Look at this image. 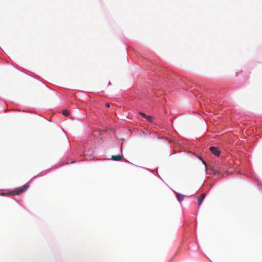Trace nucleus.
<instances>
[{
	"label": "nucleus",
	"mask_w": 262,
	"mask_h": 262,
	"mask_svg": "<svg viewBox=\"0 0 262 262\" xmlns=\"http://www.w3.org/2000/svg\"><path fill=\"white\" fill-rule=\"evenodd\" d=\"M62 114L66 117H68L70 115V112L68 110L64 109L62 111Z\"/></svg>",
	"instance_id": "6e6552de"
},
{
	"label": "nucleus",
	"mask_w": 262,
	"mask_h": 262,
	"mask_svg": "<svg viewBox=\"0 0 262 262\" xmlns=\"http://www.w3.org/2000/svg\"><path fill=\"white\" fill-rule=\"evenodd\" d=\"M206 194L205 193L201 194L198 199V204L200 206L203 203L204 199L205 198Z\"/></svg>",
	"instance_id": "39448f33"
},
{
	"label": "nucleus",
	"mask_w": 262,
	"mask_h": 262,
	"mask_svg": "<svg viewBox=\"0 0 262 262\" xmlns=\"http://www.w3.org/2000/svg\"><path fill=\"white\" fill-rule=\"evenodd\" d=\"M11 190H9L8 192L7 193H4V192H0V195L1 196H7V195H11L10 194V191Z\"/></svg>",
	"instance_id": "9d476101"
},
{
	"label": "nucleus",
	"mask_w": 262,
	"mask_h": 262,
	"mask_svg": "<svg viewBox=\"0 0 262 262\" xmlns=\"http://www.w3.org/2000/svg\"><path fill=\"white\" fill-rule=\"evenodd\" d=\"M158 81H154L152 82L153 84L152 86H150V88L148 89V93L149 94H152L153 93L154 95L156 96H158L159 94H157L156 92V90L157 89H164L167 87L168 85V82L166 81V80L164 79L162 77H159Z\"/></svg>",
	"instance_id": "f257e3e1"
},
{
	"label": "nucleus",
	"mask_w": 262,
	"mask_h": 262,
	"mask_svg": "<svg viewBox=\"0 0 262 262\" xmlns=\"http://www.w3.org/2000/svg\"><path fill=\"white\" fill-rule=\"evenodd\" d=\"M176 196H177V200L179 203H181V202H182L185 197L184 195L180 194L178 192H176Z\"/></svg>",
	"instance_id": "423d86ee"
},
{
	"label": "nucleus",
	"mask_w": 262,
	"mask_h": 262,
	"mask_svg": "<svg viewBox=\"0 0 262 262\" xmlns=\"http://www.w3.org/2000/svg\"><path fill=\"white\" fill-rule=\"evenodd\" d=\"M242 72H243V71H242V70H241V71L239 72V73H242ZM238 73V72H236V73H235V74H236V76H237Z\"/></svg>",
	"instance_id": "6ab92c4d"
},
{
	"label": "nucleus",
	"mask_w": 262,
	"mask_h": 262,
	"mask_svg": "<svg viewBox=\"0 0 262 262\" xmlns=\"http://www.w3.org/2000/svg\"><path fill=\"white\" fill-rule=\"evenodd\" d=\"M121 154H119L116 156H112L111 158H107V160H112L114 161H121L124 159V156L122 154V147H120Z\"/></svg>",
	"instance_id": "7ed1b4c3"
},
{
	"label": "nucleus",
	"mask_w": 262,
	"mask_h": 262,
	"mask_svg": "<svg viewBox=\"0 0 262 262\" xmlns=\"http://www.w3.org/2000/svg\"><path fill=\"white\" fill-rule=\"evenodd\" d=\"M211 171H212L213 174L214 176H217L219 178H220L222 177L221 172L220 171H219L218 170L212 168L211 169Z\"/></svg>",
	"instance_id": "0eeeda50"
},
{
	"label": "nucleus",
	"mask_w": 262,
	"mask_h": 262,
	"mask_svg": "<svg viewBox=\"0 0 262 262\" xmlns=\"http://www.w3.org/2000/svg\"><path fill=\"white\" fill-rule=\"evenodd\" d=\"M108 85H111V82L110 81H109V82H108Z\"/></svg>",
	"instance_id": "4be33fe9"
},
{
	"label": "nucleus",
	"mask_w": 262,
	"mask_h": 262,
	"mask_svg": "<svg viewBox=\"0 0 262 262\" xmlns=\"http://www.w3.org/2000/svg\"><path fill=\"white\" fill-rule=\"evenodd\" d=\"M199 159L200 160H201V161H202V162L203 164V165L205 166V167L206 168V167H207V164H206V162H205V161H204V160H203L201 158L199 157Z\"/></svg>",
	"instance_id": "f8f14e48"
},
{
	"label": "nucleus",
	"mask_w": 262,
	"mask_h": 262,
	"mask_svg": "<svg viewBox=\"0 0 262 262\" xmlns=\"http://www.w3.org/2000/svg\"><path fill=\"white\" fill-rule=\"evenodd\" d=\"M29 187V185H28V183H27L21 186L18 187L14 190H11L10 194L11 195H18L19 194L22 193L26 191Z\"/></svg>",
	"instance_id": "f03ea898"
},
{
	"label": "nucleus",
	"mask_w": 262,
	"mask_h": 262,
	"mask_svg": "<svg viewBox=\"0 0 262 262\" xmlns=\"http://www.w3.org/2000/svg\"><path fill=\"white\" fill-rule=\"evenodd\" d=\"M139 114L144 118H145L147 116V115H146L144 113L142 112H140Z\"/></svg>",
	"instance_id": "9b49d317"
},
{
	"label": "nucleus",
	"mask_w": 262,
	"mask_h": 262,
	"mask_svg": "<svg viewBox=\"0 0 262 262\" xmlns=\"http://www.w3.org/2000/svg\"><path fill=\"white\" fill-rule=\"evenodd\" d=\"M146 169H147L148 171L151 172V173H154V170L151 169H149V168H145Z\"/></svg>",
	"instance_id": "4468645a"
},
{
	"label": "nucleus",
	"mask_w": 262,
	"mask_h": 262,
	"mask_svg": "<svg viewBox=\"0 0 262 262\" xmlns=\"http://www.w3.org/2000/svg\"><path fill=\"white\" fill-rule=\"evenodd\" d=\"M257 185L262 186V182L259 179H257Z\"/></svg>",
	"instance_id": "ddd939ff"
},
{
	"label": "nucleus",
	"mask_w": 262,
	"mask_h": 262,
	"mask_svg": "<svg viewBox=\"0 0 262 262\" xmlns=\"http://www.w3.org/2000/svg\"><path fill=\"white\" fill-rule=\"evenodd\" d=\"M146 119L149 123H152L153 122V117L151 116L147 115Z\"/></svg>",
	"instance_id": "1a4fd4ad"
},
{
	"label": "nucleus",
	"mask_w": 262,
	"mask_h": 262,
	"mask_svg": "<svg viewBox=\"0 0 262 262\" xmlns=\"http://www.w3.org/2000/svg\"><path fill=\"white\" fill-rule=\"evenodd\" d=\"M167 141L169 142V143H171L172 142V140L170 139H168L167 138Z\"/></svg>",
	"instance_id": "f3484780"
},
{
	"label": "nucleus",
	"mask_w": 262,
	"mask_h": 262,
	"mask_svg": "<svg viewBox=\"0 0 262 262\" xmlns=\"http://www.w3.org/2000/svg\"><path fill=\"white\" fill-rule=\"evenodd\" d=\"M106 107H109L110 106V105L108 103H107L106 104Z\"/></svg>",
	"instance_id": "aec40b11"
},
{
	"label": "nucleus",
	"mask_w": 262,
	"mask_h": 262,
	"mask_svg": "<svg viewBox=\"0 0 262 262\" xmlns=\"http://www.w3.org/2000/svg\"><path fill=\"white\" fill-rule=\"evenodd\" d=\"M158 167H157V169H156L157 172H158ZM157 176H158V177H159V178H160V179L161 180H162V178H161V177L160 176V175L158 174V173H157Z\"/></svg>",
	"instance_id": "2eb2a0df"
},
{
	"label": "nucleus",
	"mask_w": 262,
	"mask_h": 262,
	"mask_svg": "<svg viewBox=\"0 0 262 262\" xmlns=\"http://www.w3.org/2000/svg\"><path fill=\"white\" fill-rule=\"evenodd\" d=\"M39 174H37V175H36V176H34V177H33V178H35V177H38V176H39Z\"/></svg>",
	"instance_id": "412c9836"
},
{
	"label": "nucleus",
	"mask_w": 262,
	"mask_h": 262,
	"mask_svg": "<svg viewBox=\"0 0 262 262\" xmlns=\"http://www.w3.org/2000/svg\"><path fill=\"white\" fill-rule=\"evenodd\" d=\"M210 150L211 151L212 154L216 157H220L221 154V150L217 147L216 146H210Z\"/></svg>",
	"instance_id": "20e7f679"
},
{
	"label": "nucleus",
	"mask_w": 262,
	"mask_h": 262,
	"mask_svg": "<svg viewBox=\"0 0 262 262\" xmlns=\"http://www.w3.org/2000/svg\"><path fill=\"white\" fill-rule=\"evenodd\" d=\"M54 167H56V165H54V166H53L51 168H49V169H47L46 171H49L51 168H54Z\"/></svg>",
	"instance_id": "dca6fc26"
},
{
	"label": "nucleus",
	"mask_w": 262,
	"mask_h": 262,
	"mask_svg": "<svg viewBox=\"0 0 262 262\" xmlns=\"http://www.w3.org/2000/svg\"><path fill=\"white\" fill-rule=\"evenodd\" d=\"M75 163V161H73L72 162H71L70 163V164H73V163ZM69 163L68 162H66V164H68Z\"/></svg>",
	"instance_id": "a211bd4d"
}]
</instances>
